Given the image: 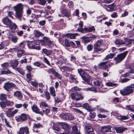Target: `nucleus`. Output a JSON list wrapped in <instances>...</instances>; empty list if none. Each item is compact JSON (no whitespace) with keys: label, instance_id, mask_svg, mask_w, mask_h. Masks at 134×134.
Wrapping results in <instances>:
<instances>
[{"label":"nucleus","instance_id":"nucleus-18","mask_svg":"<svg viewBox=\"0 0 134 134\" xmlns=\"http://www.w3.org/2000/svg\"><path fill=\"white\" fill-rule=\"evenodd\" d=\"M2 21L3 23L5 25H9L12 23V21L9 19L7 17H5L3 19Z\"/></svg>","mask_w":134,"mask_h":134},{"label":"nucleus","instance_id":"nucleus-5","mask_svg":"<svg viewBox=\"0 0 134 134\" xmlns=\"http://www.w3.org/2000/svg\"><path fill=\"white\" fill-rule=\"evenodd\" d=\"M127 53L128 52L126 51L118 55L117 57L114 58L116 62L118 63L122 61L125 58Z\"/></svg>","mask_w":134,"mask_h":134},{"label":"nucleus","instance_id":"nucleus-24","mask_svg":"<svg viewBox=\"0 0 134 134\" xmlns=\"http://www.w3.org/2000/svg\"><path fill=\"white\" fill-rule=\"evenodd\" d=\"M50 38L47 37H43V40L41 41V43L43 45H45L46 43H47L50 40Z\"/></svg>","mask_w":134,"mask_h":134},{"label":"nucleus","instance_id":"nucleus-22","mask_svg":"<svg viewBox=\"0 0 134 134\" xmlns=\"http://www.w3.org/2000/svg\"><path fill=\"white\" fill-rule=\"evenodd\" d=\"M115 44L117 45H120L125 44V43L124 41L121 40L117 39L116 40Z\"/></svg>","mask_w":134,"mask_h":134},{"label":"nucleus","instance_id":"nucleus-37","mask_svg":"<svg viewBox=\"0 0 134 134\" xmlns=\"http://www.w3.org/2000/svg\"><path fill=\"white\" fill-rule=\"evenodd\" d=\"M4 122L6 126L10 128H12V126L11 125L10 123L7 121L6 119H4Z\"/></svg>","mask_w":134,"mask_h":134},{"label":"nucleus","instance_id":"nucleus-1","mask_svg":"<svg viewBox=\"0 0 134 134\" xmlns=\"http://www.w3.org/2000/svg\"><path fill=\"white\" fill-rule=\"evenodd\" d=\"M23 5L19 3L13 7V8L15 12V17L20 21L23 19L25 21L26 18L24 16H23Z\"/></svg>","mask_w":134,"mask_h":134},{"label":"nucleus","instance_id":"nucleus-2","mask_svg":"<svg viewBox=\"0 0 134 134\" xmlns=\"http://www.w3.org/2000/svg\"><path fill=\"white\" fill-rule=\"evenodd\" d=\"M134 88L131 85L127 86L122 90L120 91V93L123 96H127L129 95L134 91Z\"/></svg>","mask_w":134,"mask_h":134},{"label":"nucleus","instance_id":"nucleus-53","mask_svg":"<svg viewBox=\"0 0 134 134\" xmlns=\"http://www.w3.org/2000/svg\"><path fill=\"white\" fill-rule=\"evenodd\" d=\"M54 76L59 79L61 80L62 79V77L61 75L57 72H56V73L54 74Z\"/></svg>","mask_w":134,"mask_h":134},{"label":"nucleus","instance_id":"nucleus-31","mask_svg":"<svg viewBox=\"0 0 134 134\" xmlns=\"http://www.w3.org/2000/svg\"><path fill=\"white\" fill-rule=\"evenodd\" d=\"M42 52L47 55H49L51 54V52L50 51L47 50L46 48H43L42 49Z\"/></svg>","mask_w":134,"mask_h":134},{"label":"nucleus","instance_id":"nucleus-30","mask_svg":"<svg viewBox=\"0 0 134 134\" xmlns=\"http://www.w3.org/2000/svg\"><path fill=\"white\" fill-rule=\"evenodd\" d=\"M50 92L52 96L54 97L55 96V90L53 87L52 86L50 88Z\"/></svg>","mask_w":134,"mask_h":134},{"label":"nucleus","instance_id":"nucleus-48","mask_svg":"<svg viewBox=\"0 0 134 134\" xmlns=\"http://www.w3.org/2000/svg\"><path fill=\"white\" fill-rule=\"evenodd\" d=\"M94 52H98L101 51L102 50V49L100 48V47H94Z\"/></svg>","mask_w":134,"mask_h":134},{"label":"nucleus","instance_id":"nucleus-7","mask_svg":"<svg viewBox=\"0 0 134 134\" xmlns=\"http://www.w3.org/2000/svg\"><path fill=\"white\" fill-rule=\"evenodd\" d=\"M13 109V108H10L7 109L8 110L6 112V114L7 116L9 117L13 116L19 111L18 109H15L12 111Z\"/></svg>","mask_w":134,"mask_h":134},{"label":"nucleus","instance_id":"nucleus-10","mask_svg":"<svg viewBox=\"0 0 134 134\" xmlns=\"http://www.w3.org/2000/svg\"><path fill=\"white\" fill-rule=\"evenodd\" d=\"M14 86V85L12 83L7 82L5 83L4 87L6 90L7 91H10L11 89Z\"/></svg>","mask_w":134,"mask_h":134},{"label":"nucleus","instance_id":"nucleus-14","mask_svg":"<svg viewBox=\"0 0 134 134\" xmlns=\"http://www.w3.org/2000/svg\"><path fill=\"white\" fill-rule=\"evenodd\" d=\"M31 108L33 111L35 113L37 114H41L42 112L39 111V109L36 105L34 104L31 107Z\"/></svg>","mask_w":134,"mask_h":134},{"label":"nucleus","instance_id":"nucleus-55","mask_svg":"<svg viewBox=\"0 0 134 134\" xmlns=\"http://www.w3.org/2000/svg\"><path fill=\"white\" fill-rule=\"evenodd\" d=\"M119 117L121 119L124 120L127 119L129 118V116L128 115L127 116L120 115L119 116Z\"/></svg>","mask_w":134,"mask_h":134},{"label":"nucleus","instance_id":"nucleus-50","mask_svg":"<svg viewBox=\"0 0 134 134\" xmlns=\"http://www.w3.org/2000/svg\"><path fill=\"white\" fill-rule=\"evenodd\" d=\"M33 127L34 128H38L42 127V125L40 124V123H39L34 124Z\"/></svg>","mask_w":134,"mask_h":134},{"label":"nucleus","instance_id":"nucleus-16","mask_svg":"<svg viewBox=\"0 0 134 134\" xmlns=\"http://www.w3.org/2000/svg\"><path fill=\"white\" fill-rule=\"evenodd\" d=\"M66 60L65 58L64 57H63L61 60L56 62V63L57 64L60 65V66L64 64H65L66 65L69 64V63H66Z\"/></svg>","mask_w":134,"mask_h":134},{"label":"nucleus","instance_id":"nucleus-15","mask_svg":"<svg viewBox=\"0 0 134 134\" xmlns=\"http://www.w3.org/2000/svg\"><path fill=\"white\" fill-rule=\"evenodd\" d=\"M115 129L116 132L118 133H121L125 130H127V128H125L123 127H115Z\"/></svg>","mask_w":134,"mask_h":134},{"label":"nucleus","instance_id":"nucleus-40","mask_svg":"<svg viewBox=\"0 0 134 134\" xmlns=\"http://www.w3.org/2000/svg\"><path fill=\"white\" fill-rule=\"evenodd\" d=\"M63 128V129L68 131L69 130V126L67 123H63L62 124Z\"/></svg>","mask_w":134,"mask_h":134},{"label":"nucleus","instance_id":"nucleus-21","mask_svg":"<svg viewBox=\"0 0 134 134\" xmlns=\"http://www.w3.org/2000/svg\"><path fill=\"white\" fill-rule=\"evenodd\" d=\"M82 106L89 111L90 112L92 111L91 107L87 103L83 104Z\"/></svg>","mask_w":134,"mask_h":134},{"label":"nucleus","instance_id":"nucleus-51","mask_svg":"<svg viewBox=\"0 0 134 134\" xmlns=\"http://www.w3.org/2000/svg\"><path fill=\"white\" fill-rule=\"evenodd\" d=\"M45 97L47 99V100H49L50 98V96L49 93L47 91H46L45 92Z\"/></svg>","mask_w":134,"mask_h":134},{"label":"nucleus","instance_id":"nucleus-62","mask_svg":"<svg viewBox=\"0 0 134 134\" xmlns=\"http://www.w3.org/2000/svg\"><path fill=\"white\" fill-rule=\"evenodd\" d=\"M31 84L33 86L36 87H38L37 83L35 82L31 81L30 82Z\"/></svg>","mask_w":134,"mask_h":134},{"label":"nucleus","instance_id":"nucleus-57","mask_svg":"<svg viewBox=\"0 0 134 134\" xmlns=\"http://www.w3.org/2000/svg\"><path fill=\"white\" fill-rule=\"evenodd\" d=\"M79 27L78 29L77 30L79 31V30L80 29H82V28L83 27V22L82 21H80V23H79Z\"/></svg>","mask_w":134,"mask_h":134},{"label":"nucleus","instance_id":"nucleus-26","mask_svg":"<svg viewBox=\"0 0 134 134\" xmlns=\"http://www.w3.org/2000/svg\"><path fill=\"white\" fill-rule=\"evenodd\" d=\"M18 64V62L17 60L12 61L11 63L12 66L13 68H15V67L17 66Z\"/></svg>","mask_w":134,"mask_h":134},{"label":"nucleus","instance_id":"nucleus-47","mask_svg":"<svg viewBox=\"0 0 134 134\" xmlns=\"http://www.w3.org/2000/svg\"><path fill=\"white\" fill-rule=\"evenodd\" d=\"M102 41L100 40H98L94 44V47H100Z\"/></svg>","mask_w":134,"mask_h":134},{"label":"nucleus","instance_id":"nucleus-25","mask_svg":"<svg viewBox=\"0 0 134 134\" xmlns=\"http://www.w3.org/2000/svg\"><path fill=\"white\" fill-rule=\"evenodd\" d=\"M93 83L94 85L96 86H98L101 87L103 86V85L101 81L97 80H95L94 81Z\"/></svg>","mask_w":134,"mask_h":134},{"label":"nucleus","instance_id":"nucleus-9","mask_svg":"<svg viewBox=\"0 0 134 134\" xmlns=\"http://www.w3.org/2000/svg\"><path fill=\"white\" fill-rule=\"evenodd\" d=\"M29 129L27 127H21L19 129L18 134H29Z\"/></svg>","mask_w":134,"mask_h":134},{"label":"nucleus","instance_id":"nucleus-34","mask_svg":"<svg viewBox=\"0 0 134 134\" xmlns=\"http://www.w3.org/2000/svg\"><path fill=\"white\" fill-rule=\"evenodd\" d=\"M58 123H54L53 128L55 130L59 132L60 131V129L58 126Z\"/></svg>","mask_w":134,"mask_h":134},{"label":"nucleus","instance_id":"nucleus-29","mask_svg":"<svg viewBox=\"0 0 134 134\" xmlns=\"http://www.w3.org/2000/svg\"><path fill=\"white\" fill-rule=\"evenodd\" d=\"M68 113H62L59 115L60 118L65 120H67Z\"/></svg>","mask_w":134,"mask_h":134},{"label":"nucleus","instance_id":"nucleus-56","mask_svg":"<svg viewBox=\"0 0 134 134\" xmlns=\"http://www.w3.org/2000/svg\"><path fill=\"white\" fill-rule=\"evenodd\" d=\"M43 60L44 62L46 63L49 66L50 65V62L47 58L46 57H44L43 58Z\"/></svg>","mask_w":134,"mask_h":134},{"label":"nucleus","instance_id":"nucleus-46","mask_svg":"<svg viewBox=\"0 0 134 134\" xmlns=\"http://www.w3.org/2000/svg\"><path fill=\"white\" fill-rule=\"evenodd\" d=\"M0 99L2 100H5L7 99L6 95L3 94L0 95Z\"/></svg>","mask_w":134,"mask_h":134},{"label":"nucleus","instance_id":"nucleus-52","mask_svg":"<svg viewBox=\"0 0 134 134\" xmlns=\"http://www.w3.org/2000/svg\"><path fill=\"white\" fill-rule=\"evenodd\" d=\"M1 73L2 74H7L12 73V72L9 70H2L1 71Z\"/></svg>","mask_w":134,"mask_h":134},{"label":"nucleus","instance_id":"nucleus-42","mask_svg":"<svg viewBox=\"0 0 134 134\" xmlns=\"http://www.w3.org/2000/svg\"><path fill=\"white\" fill-rule=\"evenodd\" d=\"M24 53L23 51L20 49H19L17 53V55L19 57H21Z\"/></svg>","mask_w":134,"mask_h":134},{"label":"nucleus","instance_id":"nucleus-12","mask_svg":"<svg viewBox=\"0 0 134 134\" xmlns=\"http://www.w3.org/2000/svg\"><path fill=\"white\" fill-rule=\"evenodd\" d=\"M95 29L94 27L93 26H92L89 28L86 27L84 28V29H80L79 30V31L83 32L84 31L87 32H92L93 31H94Z\"/></svg>","mask_w":134,"mask_h":134},{"label":"nucleus","instance_id":"nucleus-19","mask_svg":"<svg viewBox=\"0 0 134 134\" xmlns=\"http://www.w3.org/2000/svg\"><path fill=\"white\" fill-rule=\"evenodd\" d=\"M14 96L19 99H20L22 98L23 96L21 92L17 91L14 93Z\"/></svg>","mask_w":134,"mask_h":134},{"label":"nucleus","instance_id":"nucleus-59","mask_svg":"<svg viewBox=\"0 0 134 134\" xmlns=\"http://www.w3.org/2000/svg\"><path fill=\"white\" fill-rule=\"evenodd\" d=\"M39 3L40 4L42 5H44L46 4V0H39Z\"/></svg>","mask_w":134,"mask_h":134},{"label":"nucleus","instance_id":"nucleus-43","mask_svg":"<svg viewBox=\"0 0 134 134\" xmlns=\"http://www.w3.org/2000/svg\"><path fill=\"white\" fill-rule=\"evenodd\" d=\"M72 133L74 134L79 132L76 126H75L72 127Z\"/></svg>","mask_w":134,"mask_h":134},{"label":"nucleus","instance_id":"nucleus-33","mask_svg":"<svg viewBox=\"0 0 134 134\" xmlns=\"http://www.w3.org/2000/svg\"><path fill=\"white\" fill-rule=\"evenodd\" d=\"M83 98V96L81 94L77 92L76 96V100H82Z\"/></svg>","mask_w":134,"mask_h":134},{"label":"nucleus","instance_id":"nucleus-39","mask_svg":"<svg viewBox=\"0 0 134 134\" xmlns=\"http://www.w3.org/2000/svg\"><path fill=\"white\" fill-rule=\"evenodd\" d=\"M109 8L111 10H114L116 9V7L114 4H112L109 5L108 6Z\"/></svg>","mask_w":134,"mask_h":134},{"label":"nucleus","instance_id":"nucleus-6","mask_svg":"<svg viewBox=\"0 0 134 134\" xmlns=\"http://www.w3.org/2000/svg\"><path fill=\"white\" fill-rule=\"evenodd\" d=\"M112 65V64L109 62H104L100 63L99 64V67L100 69L103 68L106 70L110 68Z\"/></svg>","mask_w":134,"mask_h":134},{"label":"nucleus","instance_id":"nucleus-23","mask_svg":"<svg viewBox=\"0 0 134 134\" xmlns=\"http://www.w3.org/2000/svg\"><path fill=\"white\" fill-rule=\"evenodd\" d=\"M34 32L35 36L37 37H39L40 36H44L43 34L37 30H35Z\"/></svg>","mask_w":134,"mask_h":134},{"label":"nucleus","instance_id":"nucleus-60","mask_svg":"<svg viewBox=\"0 0 134 134\" xmlns=\"http://www.w3.org/2000/svg\"><path fill=\"white\" fill-rule=\"evenodd\" d=\"M6 105L8 106H12L13 104V102H12L7 101L5 102Z\"/></svg>","mask_w":134,"mask_h":134},{"label":"nucleus","instance_id":"nucleus-61","mask_svg":"<svg viewBox=\"0 0 134 134\" xmlns=\"http://www.w3.org/2000/svg\"><path fill=\"white\" fill-rule=\"evenodd\" d=\"M40 15H36L35 14H32L31 16V17L32 18L33 20L36 19H37V18L38 17H40Z\"/></svg>","mask_w":134,"mask_h":134},{"label":"nucleus","instance_id":"nucleus-41","mask_svg":"<svg viewBox=\"0 0 134 134\" xmlns=\"http://www.w3.org/2000/svg\"><path fill=\"white\" fill-rule=\"evenodd\" d=\"M106 85L109 87H116V85L115 83H113L111 82H108L106 83Z\"/></svg>","mask_w":134,"mask_h":134},{"label":"nucleus","instance_id":"nucleus-17","mask_svg":"<svg viewBox=\"0 0 134 134\" xmlns=\"http://www.w3.org/2000/svg\"><path fill=\"white\" fill-rule=\"evenodd\" d=\"M26 118L27 116L26 115L24 114H23L18 117L17 119L20 121H23L26 120Z\"/></svg>","mask_w":134,"mask_h":134},{"label":"nucleus","instance_id":"nucleus-58","mask_svg":"<svg viewBox=\"0 0 134 134\" xmlns=\"http://www.w3.org/2000/svg\"><path fill=\"white\" fill-rule=\"evenodd\" d=\"M87 48L88 51H91L92 49L93 46L91 44H89L87 46Z\"/></svg>","mask_w":134,"mask_h":134},{"label":"nucleus","instance_id":"nucleus-45","mask_svg":"<svg viewBox=\"0 0 134 134\" xmlns=\"http://www.w3.org/2000/svg\"><path fill=\"white\" fill-rule=\"evenodd\" d=\"M2 67L3 68V69H5L9 67V64L8 63H5L1 64Z\"/></svg>","mask_w":134,"mask_h":134},{"label":"nucleus","instance_id":"nucleus-32","mask_svg":"<svg viewBox=\"0 0 134 134\" xmlns=\"http://www.w3.org/2000/svg\"><path fill=\"white\" fill-rule=\"evenodd\" d=\"M60 69L63 73L69 71V69L67 66H64L60 68Z\"/></svg>","mask_w":134,"mask_h":134},{"label":"nucleus","instance_id":"nucleus-54","mask_svg":"<svg viewBox=\"0 0 134 134\" xmlns=\"http://www.w3.org/2000/svg\"><path fill=\"white\" fill-rule=\"evenodd\" d=\"M82 38L84 40L85 42L86 43H88L90 41L89 38L85 36L83 37Z\"/></svg>","mask_w":134,"mask_h":134},{"label":"nucleus","instance_id":"nucleus-4","mask_svg":"<svg viewBox=\"0 0 134 134\" xmlns=\"http://www.w3.org/2000/svg\"><path fill=\"white\" fill-rule=\"evenodd\" d=\"M78 71L81 76L82 79L87 83L88 82V75L86 74L82 69H78Z\"/></svg>","mask_w":134,"mask_h":134},{"label":"nucleus","instance_id":"nucleus-36","mask_svg":"<svg viewBox=\"0 0 134 134\" xmlns=\"http://www.w3.org/2000/svg\"><path fill=\"white\" fill-rule=\"evenodd\" d=\"M77 92L71 93L70 94V96L71 98L74 100H76V96Z\"/></svg>","mask_w":134,"mask_h":134},{"label":"nucleus","instance_id":"nucleus-8","mask_svg":"<svg viewBox=\"0 0 134 134\" xmlns=\"http://www.w3.org/2000/svg\"><path fill=\"white\" fill-rule=\"evenodd\" d=\"M8 37L10 40L12 41L13 42L15 43L17 42L18 38L12 32H9L8 34Z\"/></svg>","mask_w":134,"mask_h":134},{"label":"nucleus","instance_id":"nucleus-44","mask_svg":"<svg viewBox=\"0 0 134 134\" xmlns=\"http://www.w3.org/2000/svg\"><path fill=\"white\" fill-rule=\"evenodd\" d=\"M115 54L114 53H110L106 57V58L108 59H109L112 58L114 56Z\"/></svg>","mask_w":134,"mask_h":134},{"label":"nucleus","instance_id":"nucleus-35","mask_svg":"<svg viewBox=\"0 0 134 134\" xmlns=\"http://www.w3.org/2000/svg\"><path fill=\"white\" fill-rule=\"evenodd\" d=\"M75 119V117L72 114L68 113L67 120H74Z\"/></svg>","mask_w":134,"mask_h":134},{"label":"nucleus","instance_id":"nucleus-20","mask_svg":"<svg viewBox=\"0 0 134 134\" xmlns=\"http://www.w3.org/2000/svg\"><path fill=\"white\" fill-rule=\"evenodd\" d=\"M61 13L64 16L67 18L69 17L70 15V13L68 12L66 9H63L61 12Z\"/></svg>","mask_w":134,"mask_h":134},{"label":"nucleus","instance_id":"nucleus-63","mask_svg":"<svg viewBox=\"0 0 134 134\" xmlns=\"http://www.w3.org/2000/svg\"><path fill=\"white\" fill-rule=\"evenodd\" d=\"M0 106L1 108H5L6 106L5 102H2L0 103Z\"/></svg>","mask_w":134,"mask_h":134},{"label":"nucleus","instance_id":"nucleus-27","mask_svg":"<svg viewBox=\"0 0 134 134\" xmlns=\"http://www.w3.org/2000/svg\"><path fill=\"white\" fill-rule=\"evenodd\" d=\"M9 26V28L12 30H15L17 27V26L15 23H12V22L11 24Z\"/></svg>","mask_w":134,"mask_h":134},{"label":"nucleus","instance_id":"nucleus-49","mask_svg":"<svg viewBox=\"0 0 134 134\" xmlns=\"http://www.w3.org/2000/svg\"><path fill=\"white\" fill-rule=\"evenodd\" d=\"M60 22L61 25H60V27H61L62 29L64 28L66 25V24L64 22L63 20V19H60Z\"/></svg>","mask_w":134,"mask_h":134},{"label":"nucleus","instance_id":"nucleus-28","mask_svg":"<svg viewBox=\"0 0 134 134\" xmlns=\"http://www.w3.org/2000/svg\"><path fill=\"white\" fill-rule=\"evenodd\" d=\"M65 35L68 38L73 39L75 38L76 36L77 35V34H67Z\"/></svg>","mask_w":134,"mask_h":134},{"label":"nucleus","instance_id":"nucleus-64","mask_svg":"<svg viewBox=\"0 0 134 134\" xmlns=\"http://www.w3.org/2000/svg\"><path fill=\"white\" fill-rule=\"evenodd\" d=\"M26 69L29 72L31 71L33 69L32 68L30 65L26 66Z\"/></svg>","mask_w":134,"mask_h":134},{"label":"nucleus","instance_id":"nucleus-3","mask_svg":"<svg viewBox=\"0 0 134 134\" xmlns=\"http://www.w3.org/2000/svg\"><path fill=\"white\" fill-rule=\"evenodd\" d=\"M38 41H29L27 43V45L29 48L30 49H35L40 50L41 49L40 46L39 44Z\"/></svg>","mask_w":134,"mask_h":134},{"label":"nucleus","instance_id":"nucleus-13","mask_svg":"<svg viewBox=\"0 0 134 134\" xmlns=\"http://www.w3.org/2000/svg\"><path fill=\"white\" fill-rule=\"evenodd\" d=\"M86 134H94L93 128L90 125L86 126Z\"/></svg>","mask_w":134,"mask_h":134},{"label":"nucleus","instance_id":"nucleus-38","mask_svg":"<svg viewBox=\"0 0 134 134\" xmlns=\"http://www.w3.org/2000/svg\"><path fill=\"white\" fill-rule=\"evenodd\" d=\"M15 70L20 73L23 75H24L25 74V73L23 71V69L21 68H15Z\"/></svg>","mask_w":134,"mask_h":134},{"label":"nucleus","instance_id":"nucleus-11","mask_svg":"<svg viewBox=\"0 0 134 134\" xmlns=\"http://www.w3.org/2000/svg\"><path fill=\"white\" fill-rule=\"evenodd\" d=\"M101 131L103 134L109 132L111 131L110 127L109 126L102 127L101 128Z\"/></svg>","mask_w":134,"mask_h":134}]
</instances>
